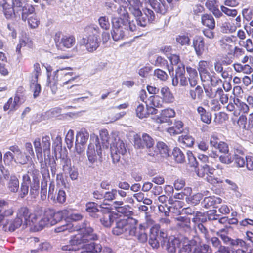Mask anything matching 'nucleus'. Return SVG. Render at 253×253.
Segmentation results:
<instances>
[{"instance_id": "nucleus-1", "label": "nucleus", "mask_w": 253, "mask_h": 253, "mask_svg": "<svg viewBox=\"0 0 253 253\" xmlns=\"http://www.w3.org/2000/svg\"><path fill=\"white\" fill-rule=\"evenodd\" d=\"M147 227L143 224L138 226V222L132 218L120 219L116 222L112 229L113 234L123 235L126 238L135 237L141 243H145L148 240Z\"/></svg>"}, {"instance_id": "nucleus-2", "label": "nucleus", "mask_w": 253, "mask_h": 253, "mask_svg": "<svg viewBox=\"0 0 253 253\" xmlns=\"http://www.w3.org/2000/svg\"><path fill=\"white\" fill-rule=\"evenodd\" d=\"M85 30L89 35L86 38H84L81 40V44L84 45L88 52H93L99 46L98 38L100 33L99 28L96 25L91 24L86 26Z\"/></svg>"}, {"instance_id": "nucleus-3", "label": "nucleus", "mask_w": 253, "mask_h": 253, "mask_svg": "<svg viewBox=\"0 0 253 253\" xmlns=\"http://www.w3.org/2000/svg\"><path fill=\"white\" fill-rule=\"evenodd\" d=\"M78 234H81L82 236L93 235L95 236L94 239H88L83 243V247L78 246L79 249H83L84 250L81 253H97L101 252V246L99 244H95L92 242V241L97 239V235L93 233V229L87 226L86 223H84L83 227L79 229Z\"/></svg>"}, {"instance_id": "nucleus-4", "label": "nucleus", "mask_w": 253, "mask_h": 253, "mask_svg": "<svg viewBox=\"0 0 253 253\" xmlns=\"http://www.w3.org/2000/svg\"><path fill=\"white\" fill-rule=\"evenodd\" d=\"M40 175L39 170L35 169L28 171L23 176L22 184L29 185L31 183L30 193L34 197L38 195L39 189Z\"/></svg>"}, {"instance_id": "nucleus-5", "label": "nucleus", "mask_w": 253, "mask_h": 253, "mask_svg": "<svg viewBox=\"0 0 253 253\" xmlns=\"http://www.w3.org/2000/svg\"><path fill=\"white\" fill-rule=\"evenodd\" d=\"M110 151L111 156L114 162H118L121 156H123L126 152V146L118 136L112 135L111 139Z\"/></svg>"}, {"instance_id": "nucleus-6", "label": "nucleus", "mask_w": 253, "mask_h": 253, "mask_svg": "<svg viewBox=\"0 0 253 253\" xmlns=\"http://www.w3.org/2000/svg\"><path fill=\"white\" fill-rule=\"evenodd\" d=\"M95 237L93 235L82 236L78 233L70 241L69 244L62 246L61 250L65 251H76L79 250L78 246L83 247V243L88 239H94Z\"/></svg>"}, {"instance_id": "nucleus-7", "label": "nucleus", "mask_w": 253, "mask_h": 253, "mask_svg": "<svg viewBox=\"0 0 253 253\" xmlns=\"http://www.w3.org/2000/svg\"><path fill=\"white\" fill-rule=\"evenodd\" d=\"M129 30L128 24H124L120 19H112V37L115 41L122 40L125 35V31Z\"/></svg>"}, {"instance_id": "nucleus-8", "label": "nucleus", "mask_w": 253, "mask_h": 253, "mask_svg": "<svg viewBox=\"0 0 253 253\" xmlns=\"http://www.w3.org/2000/svg\"><path fill=\"white\" fill-rule=\"evenodd\" d=\"M91 139L94 142V143L89 144L87 154L89 161L92 164L97 160V155L101 156L102 152L98 136L93 134L91 135Z\"/></svg>"}, {"instance_id": "nucleus-9", "label": "nucleus", "mask_w": 253, "mask_h": 253, "mask_svg": "<svg viewBox=\"0 0 253 253\" xmlns=\"http://www.w3.org/2000/svg\"><path fill=\"white\" fill-rule=\"evenodd\" d=\"M54 41L56 46L61 50L71 48L75 43V39L73 36L63 35L60 32L56 33Z\"/></svg>"}, {"instance_id": "nucleus-10", "label": "nucleus", "mask_w": 253, "mask_h": 253, "mask_svg": "<svg viewBox=\"0 0 253 253\" xmlns=\"http://www.w3.org/2000/svg\"><path fill=\"white\" fill-rule=\"evenodd\" d=\"M45 216L50 225H54L68 216L69 211L63 210L55 212L53 209L48 208L44 211Z\"/></svg>"}, {"instance_id": "nucleus-11", "label": "nucleus", "mask_w": 253, "mask_h": 253, "mask_svg": "<svg viewBox=\"0 0 253 253\" xmlns=\"http://www.w3.org/2000/svg\"><path fill=\"white\" fill-rule=\"evenodd\" d=\"M154 143V139L147 133H143L141 137L138 134L134 136V146L137 149L146 148L149 151L153 147Z\"/></svg>"}, {"instance_id": "nucleus-12", "label": "nucleus", "mask_w": 253, "mask_h": 253, "mask_svg": "<svg viewBox=\"0 0 253 253\" xmlns=\"http://www.w3.org/2000/svg\"><path fill=\"white\" fill-rule=\"evenodd\" d=\"M16 217L21 219L24 227L30 225L31 223H36L38 218L37 213L32 214L26 207H21L18 209Z\"/></svg>"}, {"instance_id": "nucleus-13", "label": "nucleus", "mask_w": 253, "mask_h": 253, "mask_svg": "<svg viewBox=\"0 0 253 253\" xmlns=\"http://www.w3.org/2000/svg\"><path fill=\"white\" fill-rule=\"evenodd\" d=\"M107 204L103 203L99 206L100 208L102 210L100 211V214H98L100 217V221L102 225L105 227H110L114 222L116 218L115 214L110 211L108 207H104Z\"/></svg>"}, {"instance_id": "nucleus-14", "label": "nucleus", "mask_w": 253, "mask_h": 253, "mask_svg": "<svg viewBox=\"0 0 253 253\" xmlns=\"http://www.w3.org/2000/svg\"><path fill=\"white\" fill-rule=\"evenodd\" d=\"M126 5H124L123 6L119 5L118 7H117V5H115L114 8H117L116 12L120 16L119 18H114V19H120L121 20L122 23L124 24H128L129 25V30L133 32L137 30V26L134 21H130L129 20V16L127 11H126Z\"/></svg>"}, {"instance_id": "nucleus-15", "label": "nucleus", "mask_w": 253, "mask_h": 253, "mask_svg": "<svg viewBox=\"0 0 253 253\" xmlns=\"http://www.w3.org/2000/svg\"><path fill=\"white\" fill-rule=\"evenodd\" d=\"M71 69V68L67 67L57 70L54 72V80L55 81L60 80L64 84L71 82L75 79V78L72 77L73 73L69 71Z\"/></svg>"}, {"instance_id": "nucleus-16", "label": "nucleus", "mask_w": 253, "mask_h": 253, "mask_svg": "<svg viewBox=\"0 0 253 253\" xmlns=\"http://www.w3.org/2000/svg\"><path fill=\"white\" fill-rule=\"evenodd\" d=\"M210 66H211L210 61L201 60L199 62L198 70L202 81L212 82V76L208 70Z\"/></svg>"}, {"instance_id": "nucleus-17", "label": "nucleus", "mask_w": 253, "mask_h": 253, "mask_svg": "<svg viewBox=\"0 0 253 253\" xmlns=\"http://www.w3.org/2000/svg\"><path fill=\"white\" fill-rule=\"evenodd\" d=\"M9 149L14 154V161L17 164H26L30 159V156L23 152L17 145L11 146Z\"/></svg>"}, {"instance_id": "nucleus-18", "label": "nucleus", "mask_w": 253, "mask_h": 253, "mask_svg": "<svg viewBox=\"0 0 253 253\" xmlns=\"http://www.w3.org/2000/svg\"><path fill=\"white\" fill-rule=\"evenodd\" d=\"M193 46L196 55L201 56L207 48L205 47L204 38L200 36H196L193 40Z\"/></svg>"}, {"instance_id": "nucleus-19", "label": "nucleus", "mask_w": 253, "mask_h": 253, "mask_svg": "<svg viewBox=\"0 0 253 253\" xmlns=\"http://www.w3.org/2000/svg\"><path fill=\"white\" fill-rule=\"evenodd\" d=\"M14 210L12 207L9 206L7 201L4 200H0V223L1 222L4 217L13 215Z\"/></svg>"}, {"instance_id": "nucleus-20", "label": "nucleus", "mask_w": 253, "mask_h": 253, "mask_svg": "<svg viewBox=\"0 0 253 253\" xmlns=\"http://www.w3.org/2000/svg\"><path fill=\"white\" fill-rule=\"evenodd\" d=\"M185 73L184 67L182 65V67L178 66V68L176 70L175 77L172 80V84L173 85H177L179 83L181 85H185L187 83V80L186 77L184 76Z\"/></svg>"}, {"instance_id": "nucleus-21", "label": "nucleus", "mask_w": 253, "mask_h": 253, "mask_svg": "<svg viewBox=\"0 0 253 253\" xmlns=\"http://www.w3.org/2000/svg\"><path fill=\"white\" fill-rule=\"evenodd\" d=\"M140 99L146 103V106L159 107L163 101L160 96H140Z\"/></svg>"}, {"instance_id": "nucleus-22", "label": "nucleus", "mask_w": 253, "mask_h": 253, "mask_svg": "<svg viewBox=\"0 0 253 253\" xmlns=\"http://www.w3.org/2000/svg\"><path fill=\"white\" fill-rule=\"evenodd\" d=\"M146 4L150 6L158 13L164 14L166 13L167 6L161 0H144Z\"/></svg>"}, {"instance_id": "nucleus-23", "label": "nucleus", "mask_w": 253, "mask_h": 253, "mask_svg": "<svg viewBox=\"0 0 253 253\" xmlns=\"http://www.w3.org/2000/svg\"><path fill=\"white\" fill-rule=\"evenodd\" d=\"M126 2L129 11L135 17L141 15V11L140 8L141 3L139 0H127Z\"/></svg>"}, {"instance_id": "nucleus-24", "label": "nucleus", "mask_w": 253, "mask_h": 253, "mask_svg": "<svg viewBox=\"0 0 253 253\" xmlns=\"http://www.w3.org/2000/svg\"><path fill=\"white\" fill-rule=\"evenodd\" d=\"M157 149L158 151L151 152L149 151L148 154L151 156L157 155L159 153L163 157H167L169 155V150L167 145L163 142H158L157 143Z\"/></svg>"}, {"instance_id": "nucleus-25", "label": "nucleus", "mask_w": 253, "mask_h": 253, "mask_svg": "<svg viewBox=\"0 0 253 253\" xmlns=\"http://www.w3.org/2000/svg\"><path fill=\"white\" fill-rule=\"evenodd\" d=\"M177 222V227L185 232H189L191 230L190 219L186 217L179 216L175 218Z\"/></svg>"}, {"instance_id": "nucleus-26", "label": "nucleus", "mask_w": 253, "mask_h": 253, "mask_svg": "<svg viewBox=\"0 0 253 253\" xmlns=\"http://www.w3.org/2000/svg\"><path fill=\"white\" fill-rule=\"evenodd\" d=\"M182 241L176 238H169L166 244V248L169 253H173L176 251L177 248L180 247Z\"/></svg>"}, {"instance_id": "nucleus-27", "label": "nucleus", "mask_w": 253, "mask_h": 253, "mask_svg": "<svg viewBox=\"0 0 253 253\" xmlns=\"http://www.w3.org/2000/svg\"><path fill=\"white\" fill-rule=\"evenodd\" d=\"M22 225L23 226V223L21 219H19V218L16 217L13 221L10 222L8 226L5 224H2V230L6 232H13ZM2 226V224L0 222V226Z\"/></svg>"}, {"instance_id": "nucleus-28", "label": "nucleus", "mask_w": 253, "mask_h": 253, "mask_svg": "<svg viewBox=\"0 0 253 253\" xmlns=\"http://www.w3.org/2000/svg\"><path fill=\"white\" fill-rule=\"evenodd\" d=\"M21 104L19 96H14V98L11 97L9 99L7 103L4 105L3 109L4 111L8 109L13 110L19 106Z\"/></svg>"}, {"instance_id": "nucleus-29", "label": "nucleus", "mask_w": 253, "mask_h": 253, "mask_svg": "<svg viewBox=\"0 0 253 253\" xmlns=\"http://www.w3.org/2000/svg\"><path fill=\"white\" fill-rule=\"evenodd\" d=\"M175 115L174 110L171 108H167L162 111L157 121L162 123L167 121L168 118L174 117Z\"/></svg>"}, {"instance_id": "nucleus-30", "label": "nucleus", "mask_w": 253, "mask_h": 253, "mask_svg": "<svg viewBox=\"0 0 253 253\" xmlns=\"http://www.w3.org/2000/svg\"><path fill=\"white\" fill-rule=\"evenodd\" d=\"M202 24L211 29H214L215 22L214 18L211 14H205L201 16Z\"/></svg>"}, {"instance_id": "nucleus-31", "label": "nucleus", "mask_w": 253, "mask_h": 253, "mask_svg": "<svg viewBox=\"0 0 253 253\" xmlns=\"http://www.w3.org/2000/svg\"><path fill=\"white\" fill-rule=\"evenodd\" d=\"M221 201L222 199L219 197L210 196L204 198L203 204L205 207L209 208L211 206H215L217 204L221 203Z\"/></svg>"}, {"instance_id": "nucleus-32", "label": "nucleus", "mask_w": 253, "mask_h": 253, "mask_svg": "<svg viewBox=\"0 0 253 253\" xmlns=\"http://www.w3.org/2000/svg\"><path fill=\"white\" fill-rule=\"evenodd\" d=\"M215 171V169L214 168L207 164H205L201 167V169L198 171L197 174L199 177H204L206 174H213Z\"/></svg>"}, {"instance_id": "nucleus-33", "label": "nucleus", "mask_w": 253, "mask_h": 253, "mask_svg": "<svg viewBox=\"0 0 253 253\" xmlns=\"http://www.w3.org/2000/svg\"><path fill=\"white\" fill-rule=\"evenodd\" d=\"M3 12L7 19H12L13 17L16 18L20 17L18 11L16 12L15 9L7 4L3 5Z\"/></svg>"}, {"instance_id": "nucleus-34", "label": "nucleus", "mask_w": 253, "mask_h": 253, "mask_svg": "<svg viewBox=\"0 0 253 253\" xmlns=\"http://www.w3.org/2000/svg\"><path fill=\"white\" fill-rule=\"evenodd\" d=\"M89 134L85 129H82L76 135V142L84 146L87 142Z\"/></svg>"}, {"instance_id": "nucleus-35", "label": "nucleus", "mask_w": 253, "mask_h": 253, "mask_svg": "<svg viewBox=\"0 0 253 253\" xmlns=\"http://www.w3.org/2000/svg\"><path fill=\"white\" fill-rule=\"evenodd\" d=\"M237 29L234 23L229 21L222 23L220 26L221 31L223 33H232Z\"/></svg>"}, {"instance_id": "nucleus-36", "label": "nucleus", "mask_w": 253, "mask_h": 253, "mask_svg": "<svg viewBox=\"0 0 253 253\" xmlns=\"http://www.w3.org/2000/svg\"><path fill=\"white\" fill-rule=\"evenodd\" d=\"M178 141L183 146L191 147L194 144V139L189 135H182L178 137Z\"/></svg>"}, {"instance_id": "nucleus-37", "label": "nucleus", "mask_w": 253, "mask_h": 253, "mask_svg": "<svg viewBox=\"0 0 253 253\" xmlns=\"http://www.w3.org/2000/svg\"><path fill=\"white\" fill-rule=\"evenodd\" d=\"M41 144L44 155L47 154L48 157L50 155V139L49 136H45L42 137Z\"/></svg>"}, {"instance_id": "nucleus-38", "label": "nucleus", "mask_w": 253, "mask_h": 253, "mask_svg": "<svg viewBox=\"0 0 253 253\" xmlns=\"http://www.w3.org/2000/svg\"><path fill=\"white\" fill-rule=\"evenodd\" d=\"M183 131V123L180 121L175 122L174 126L169 127L168 131L171 135L179 134Z\"/></svg>"}, {"instance_id": "nucleus-39", "label": "nucleus", "mask_w": 253, "mask_h": 253, "mask_svg": "<svg viewBox=\"0 0 253 253\" xmlns=\"http://www.w3.org/2000/svg\"><path fill=\"white\" fill-rule=\"evenodd\" d=\"M233 43L232 39L229 37L225 36L219 41L221 48L226 51L231 50V44Z\"/></svg>"}, {"instance_id": "nucleus-40", "label": "nucleus", "mask_w": 253, "mask_h": 253, "mask_svg": "<svg viewBox=\"0 0 253 253\" xmlns=\"http://www.w3.org/2000/svg\"><path fill=\"white\" fill-rule=\"evenodd\" d=\"M7 187L11 192L13 193L17 192L19 188V181L15 176L12 175L10 176Z\"/></svg>"}, {"instance_id": "nucleus-41", "label": "nucleus", "mask_w": 253, "mask_h": 253, "mask_svg": "<svg viewBox=\"0 0 253 253\" xmlns=\"http://www.w3.org/2000/svg\"><path fill=\"white\" fill-rule=\"evenodd\" d=\"M235 70L238 72H243L244 74H250L253 69L248 64L242 65L240 63H235L233 65Z\"/></svg>"}, {"instance_id": "nucleus-42", "label": "nucleus", "mask_w": 253, "mask_h": 253, "mask_svg": "<svg viewBox=\"0 0 253 253\" xmlns=\"http://www.w3.org/2000/svg\"><path fill=\"white\" fill-rule=\"evenodd\" d=\"M192 251V247L187 239L182 241L179 247V253H191Z\"/></svg>"}, {"instance_id": "nucleus-43", "label": "nucleus", "mask_w": 253, "mask_h": 253, "mask_svg": "<svg viewBox=\"0 0 253 253\" xmlns=\"http://www.w3.org/2000/svg\"><path fill=\"white\" fill-rule=\"evenodd\" d=\"M36 213H37L38 218L37 220V222L34 223L36 224V226L38 227V230H42L45 227L50 225L48 222V219H47L45 213L44 214L43 216L41 219H40V220H39L38 219L39 218V216L38 211L36 212Z\"/></svg>"}, {"instance_id": "nucleus-44", "label": "nucleus", "mask_w": 253, "mask_h": 253, "mask_svg": "<svg viewBox=\"0 0 253 253\" xmlns=\"http://www.w3.org/2000/svg\"><path fill=\"white\" fill-rule=\"evenodd\" d=\"M100 136L103 144V146L108 147V145L111 142V137H108V133L106 129H102L100 131Z\"/></svg>"}, {"instance_id": "nucleus-45", "label": "nucleus", "mask_w": 253, "mask_h": 253, "mask_svg": "<svg viewBox=\"0 0 253 253\" xmlns=\"http://www.w3.org/2000/svg\"><path fill=\"white\" fill-rule=\"evenodd\" d=\"M172 154L175 160L178 163H182L184 161L185 156L181 151V150L178 148H174Z\"/></svg>"}, {"instance_id": "nucleus-46", "label": "nucleus", "mask_w": 253, "mask_h": 253, "mask_svg": "<svg viewBox=\"0 0 253 253\" xmlns=\"http://www.w3.org/2000/svg\"><path fill=\"white\" fill-rule=\"evenodd\" d=\"M147 15H144L143 14L141 13V15H139L136 18V22L137 23V28L138 26H140L142 27H144L147 26V25L150 22V20L148 19V17H146Z\"/></svg>"}, {"instance_id": "nucleus-47", "label": "nucleus", "mask_w": 253, "mask_h": 253, "mask_svg": "<svg viewBox=\"0 0 253 253\" xmlns=\"http://www.w3.org/2000/svg\"><path fill=\"white\" fill-rule=\"evenodd\" d=\"M176 41L177 43L182 46H186L190 44V38L186 35H178L176 38Z\"/></svg>"}, {"instance_id": "nucleus-48", "label": "nucleus", "mask_w": 253, "mask_h": 253, "mask_svg": "<svg viewBox=\"0 0 253 253\" xmlns=\"http://www.w3.org/2000/svg\"><path fill=\"white\" fill-rule=\"evenodd\" d=\"M150 231L152 234L153 232H155L156 236L158 235L159 237H160L161 239V242H162L163 239L167 236L166 233L160 230V226L158 224L153 226L151 228Z\"/></svg>"}, {"instance_id": "nucleus-49", "label": "nucleus", "mask_w": 253, "mask_h": 253, "mask_svg": "<svg viewBox=\"0 0 253 253\" xmlns=\"http://www.w3.org/2000/svg\"><path fill=\"white\" fill-rule=\"evenodd\" d=\"M98 205L96 204L95 203H89L86 205V211L90 213H93L96 212H98L99 214H100V211L102 210V208H100L99 210L98 207Z\"/></svg>"}, {"instance_id": "nucleus-50", "label": "nucleus", "mask_w": 253, "mask_h": 253, "mask_svg": "<svg viewBox=\"0 0 253 253\" xmlns=\"http://www.w3.org/2000/svg\"><path fill=\"white\" fill-rule=\"evenodd\" d=\"M230 245L234 247L238 248H242L244 249L248 248L247 244L246 242L242 239H232L231 242L230 243Z\"/></svg>"}, {"instance_id": "nucleus-51", "label": "nucleus", "mask_w": 253, "mask_h": 253, "mask_svg": "<svg viewBox=\"0 0 253 253\" xmlns=\"http://www.w3.org/2000/svg\"><path fill=\"white\" fill-rule=\"evenodd\" d=\"M202 195L200 193H197L192 196L187 197L186 201L193 205L198 204L202 199Z\"/></svg>"}, {"instance_id": "nucleus-52", "label": "nucleus", "mask_w": 253, "mask_h": 253, "mask_svg": "<svg viewBox=\"0 0 253 253\" xmlns=\"http://www.w3.org/2000/svg\"><path fill=\"white\" fill-rule=\"evenodd\" d=\"M65 141L67 144V146L69 149L72 148L73 145L74 141V131L70 129L69 130L66 136Z\"/></svg>"}, {"instance_id": "nucleus-53", "label": "nucleus", "mask_w": 253, "mask_h": 253, "mask_svg": "<svg viewBox=\"0 0 253 253\" xmlns=\"http://www.w3.org/2000/svg\"><path fill=\"white\" fill-rule=\"evenodd\" d=\"M30 90L33 93V95H39L41 92V87L37 81H34L33 79L31 80Z\"/></svg>"}, {"instance_id": "nucleus-54", "label": "nucleus", "mask_w": 253, "mask_h": 253, "mask_svg": "<svg viewBox=\"0 0 253 253\" xmlns=\"http://www.w3.org/2000/svg\"><path fill=\"white\" fill-rule=\"evenodd\" d=\"M98 22L100 27L105 30L110 28V23L108 18L106 16H101L98 19Z\"/></svg>"}, {"instance_id": "nucleus-55", "label": "nucleus", "mask_w": 253, "mask_h": 253, "mask_svg": "<svg viewBox=\"0 0 253 253\" xmlns=\"http://www.w3.org/2000/svg\"><path fill=\"white\" fill-rule=\"evenodd\" d=\"M136 113L137 117L140 119L146 118L148 116L147 111L145 110L144 107L142 105H139L136 109Z\"/></svg>"}, {"instance_id": "nucleus-56", "label": "nucleus", "mask_w": 253, "mask_h": 253, "mask_svg": "<svg viewBox=\"0 0 253 253\" xmlns=\"http://www.w3.org/2000/svg\"><path fill=\"white\" fill-rule=\"evenodd\" d=\"M210 247L206 244H203L199 247L195 248L191 253H210Z\"/></svg>"}, {"instance_id": "nucleus-57", "label": "nucleus", "mask_w": 253, "mask_h": 253, "mask_svg": "<svg viewBox=\"0 0 253 253\" xmlns=\"http://www.w3.org/2000/svg\"><path fill=\"white\" fill-rule=\"evenodd\" d=\"M235 164L238 167H243L246 164V158L235 154L233 158Z\"/></svg>"}, {"instance_id": "nucleus-58", "label": "nucleus", "mask_w": 253, "mask_h": 253, "mask_svg": "<svg viewBox=\"0 0 253 253\" xmlns=\"http://www.w3.org/2000/svg\"><path fill=\"white\" fill-rule=\"evenodd\" d=\"M51 248L50 245L47 242H44L39 244V247L36 249L31 250L32 253H36L38 251H43L49 250Z\"/></svg>"}, {"instance_id": "nucleus-59", "label": "nucleus", "mask_w": 253, "mask_h": 253, "mask_svg": "<svg viewBox=\"0 0 253 253\" xmlns=\"http://www.w3.org/2000/svg\"><path fill=\"white\" fill-rule=\"evenodd\" d=\"M90 64L92 66H94L95 71H100L103 70L106 65V63L99 61L91 60Z\"/></svg>"}, {"instance_id": "nucleus-60", "label": "nucleus", "mask_w": 253, "mask_h": 253, "mask_svg": "<svg viewBox=\"0 0 253 253\" xmlns=\"http://www.w3.org/2000/svg\"><path fill=\"white\" fill-rule=\"evenodd\" d=\"M220 8L222 12L228 16L234 17L237 15L238 12L236 9H231L224 6H221Z\"/></svg>"}, {"instance_id": "nucleus-61", "label": "nucleus", "mask_w": 253, "mask_h": 253, "mask_svg": "<svg viewBox=\"0 0 253 253\" xmlns=\"http://www.w3.org/2000/svg\"><path fill=\"white\" fill-rule=\"evenodd\" d=\"M28 24L29 26L32 28H37L40 23L39 20L38 19L37 16L32 15L28 18Z\"/></svg>"}, {"instance_id": "nucleus-62", "label": "nucleus", "mask_w": 253, "mask_h": 253, "mask_svg": "<svg viewBox=\"0 0 253 253\" xmlns=\"http://www.w3.org/2000/svg\"><path fill=\"white\" fill-rule=\"evenodd\" d=\"M117 196V190L112 189L111 191L106 192L104 195L105 200L112 201L116 198Z\"/></svg>"}, {"instance_id": "nucleus-63", "label": "nucleus", "mask_w": 253, "mask_h": 253, "mask_svg": "<svg viewBox=\"0 0 253 253\" xmlns=\"http://www.w3.org/2000/svg\"><path fill=\"white\" fill-rule=\"evenodd\" d=\"M216 149H218L220 152L224 154H227L229 153L228 145L223 141H219V144Z\"/></svg>"}, {"instance_id": "nucleus-64", "label": "nucleus", "mask_w": 253, "mask_h": 253, "mask_svg": "<svg viewBox=\"0 0 253 253\" xmlns=\"http://www.w3.org/2000/svg\"><path fill=\"white\" fill-rule=\"evenodd\" d=\"M239 44L245 47L247 51L249 52H252L253 51V44L251 39H247L245 42H240Z\"/></svg>"}]
</instances>
